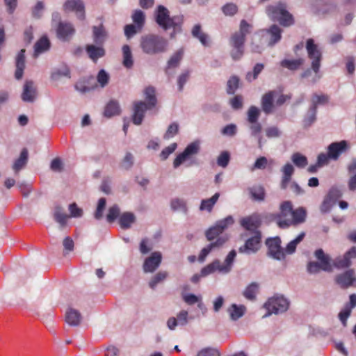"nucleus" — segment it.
<instances>
[{
  "label": "nucleus",
  "mask_w": 356,
  "mask_h": 356,
  "mask_svg": "<svg viewBox=\"0 0 356 356\" xmlns=\"http://www.w3.org/2000/svg\"><path fill=\"white\" fill-rule=\"evenodd\" d=\"M315 257L318 261H309L307 265V272L310 274L318 273L321 270L332 272L333 267L338 269L348 268L352 265L351 259L356 258V246H353L343 256H339L331 263V258L325 254L322 249L314 252Z\"/></svg>",
  "instance_id": "obj_1"
},
{
  "label": "nucleus",
  "mask_w": 356,
  "mask_h": 356,
  "mask_svg": "<svg viewBox=\"0 0 356 356\" xmlns=\"http://www.w3.org/2000/svg\"><path fill=\"white\" fill-rule=\"evenodd\" d=\"M234 222V220L233 217L232 216H228L224 219L217 221L215 225L206 231L205 236L208 241H212L214 239L216 240L210 243L207 247L204 248L201 250L199 254V260L200 261H204L207 256L213 249L222 247L228 241V236L227 234L222 235V234L229 226L232 225Z\"/></svg>",
  "instance_id": "obj_2"
},
{
  "label": "nucleus",
  "mask_w": 356,
  "mask_h": 356,
  "mask_svg": "<svg viewBox=\"0 0 356 356\" xmlns=\"http://www.w3.org/2000/svg\"><path fill=\"white\" fill-rule=\"evenodd\" d=\"M251 29L252 25L242 19L239 30L231 35L229 41L232 48L230 56L234 60H240L243 57L246 35L251 32Z\"/></svg>",
  "instance_id": "obj_3"
},
{
  "label": "nucleus",
  "mask_w": 356,
  "mask_h": 356,
  "mask_svg": "<svg viewBox=\"0 0 356 356\" xmlns=\"http://www.w3.org/2000/svg\"><path fill=\"white\" fill-rule=\"evenodd\" d=\"M168 45V40L158 35L149 34L140 38V47L148 55L162 54L167 50Z\"/></svg>",
  "instance_id": "obj_4"
},
{
  "label": "nucleus",
  "mask_w": 356,
  "mask_h": 356,
  "mask_svg": "<svg viewBox=\"0 0 356 356\" xmlns=\"http://www.w3.org/2000/svg\"><path fill=\"white\" fill-rule=\"evenodd\" d=\"M268 16L275 22L284 27H289L294 24L293 15L286 10V5L284 3L279 2L274 6H268L266 8Z\"/></svg>",
  "instance_id": "obj_5"
},
{
  "label": "nucleus",
  "mask_w": 356,
  "mask_h": 356,
  "mask_svg": "<svg viewBox=\"0 0 356 356\" xmlns=\"http://www.w3.org/2000/svg\"><path fill=\"white\" fill-rule=\"evenodd\" d=\"M155 21L164 30L173 28L174 30L180 29L182 24V17H170L168 10L163 6L159 5L155 10Z\"/></svg>",
  "instance_id": "obj_6"
},
{
  "label": "nucleus",
  "mask_w": 356,
  "mask_h": 356,
  "mask_svg": "<svg viewBox=\"0 0 356 356\" xmlns=\"http://www.w3.org/2000/svg\"><path fill=\"white\" fill-rule=\"evenodd\" d=\"M200 150V143L198 141H194L188 144L184 150L179 154L173 161V167L175 168H178L182 163L186 161H188L187 166L196 165L198 164V161L196 159H193V156L197 155Z\"/></svg>",
  "instance_id": "obj_7"
},
{
  "label": "nucleus",
  "mask_w": 356,
  "mask_h": 356,
  "mask_svg": "<svg viewBox=\"0 0 356 356\" xmlns=\"http://www.w3.org/2000/svg\"><path fill=\"white\" fill-rule=\"evenodd\" d=\"M305 47L308 58L312 60L311 69L315 74H318L321 67L322 53L312 38H309L306 41Z\"/></svg>",
  "instance_id": "obj_8"
},
{
  "label": "nucleus",
  "mask_w": 356,
  "mask_h": 356,
  "mask_svg": "<svg viewBox=\"0 0 356 356\" xmlns=\"http://www.w3.org/2000/svg\"><path fill=\"white\" fill-rule=\"evenodd\" d=\"M280 212L275 216L279 227L284 229L291 225L293 220V206L290 201L283 202L280 207Z\"/></svg>",
  "instance_id": "obj_9"
},
{
  "label": "nucleus",
  "mask_w": 356,
  "mask_h": 356,
  "mask_svg": "<svg viewBox=\"0 0 356 356\" xmlns=\"http://www.w3.org/2000/svg\"><path fill=\"white\" fill-rule=\"evenodd\" d=\"M289 305L288 300L283 296H273L269 298L264 304V307L268 311V314L266 316L282 313L287 310Z\"/></svg>",
  "instance_id": "obj_10"
},
{
  "label": "nucleus",
  "mask_w": 356,
  "mask_h": 356,
  "mask_svg": "<svg viewBox=\"0 0 356 356\" xmlns=\"http://www.w3.org/2000/svg\"><path fill=\"white\" fill-rule=\"evenodd\" d=\"M335 283L341 289L356 288V274L353 268L337 274L334 277Z\"/></svg>",
  "instance_id": "obj_11"
},
{
  "label": "nucleus",
  "mask_w": 356,
  "mask_h": 356,
  "mask_svg": "<svg viewBox=\"0 0 356 356\" xmlns=\"http://www.w3.org/2000/svg\"><path fill=\"white\" fill-rule=\"evenodd\" d=\"M261 242V232H256L253 236L248 238L245 244L240 247L238 251L240 253L252 254L257 252L260 247Z\"/></svg>",
  "instance_id": "obj_12"
},
{
  "label": "nucleus",
  "mask_w": 356,
  "mask_h": 356,
  "mask_svg": "<svg viewBox=\"0 0 356 356\" xmlns=\"http://www.w3.org/2000/svg\"><path fill=\"white\" fill-rule=\"evenodd\" d=\"M268 248V254L272 258L281 260L285 257V254L281 247V240L279 237L268 238L266 241Z\"/></svg>",
  "instance_id": "obj_13"
},
{
  "label": "nucleus",
  "mask_w": 356,
  "mask_h": 356,
  "mask_svg": "<svg viewBox=\"0 0 356 356\" xmlns=\"http://www.w3.org/2000/svg\"><path fill=\"white\" fill-rule=\"evenodd\" d=\"M153 107H150L145 102L138 101L134 102L132 121L136 125H140L144 118L145 113L147 110H151Z\"/></svg>",
  "instance_id": "obj_14"
},
{
  "label": "nucleus",
  "mask_w": 356,
  "mask_h": 356,
  "mask_svg": "<svg viewBox=\"0 0 356 356\" xmlns=\"http://www.w3.org/2000/svg\"><path fill=\"white\" fill-rule=\"evenodd\" d=\"M277 96L276 90H270L262 95L261 99V107L262 111L266 115L271 114L274 112L275 104L274 99Z\"/></svg>",
  "instance_id": "obj_15"
},
{
  "label": "nucleus",
  "mask_w": 356,
  "mask_h": 356,
  "mask_svg": "<svg viewBox=\"0 0 356 356\" xmlns=\"http://www.w3.org/2000/svg\"><path fill=\"white\" fill-rule=\"evenodd\" d=\"M240 225L245 230L255 234L256 232H260L259 228L261 225V219L259 215L252 214L241 218Z\"/></svg>",
  "instance_id": "obj_16"
},
{
  "label": "nucleus",
  "mask_w": 356,
  "mask_h": 356,
  "mask_svg": "<svg viewBox=\"0 0 356 356\" xmlns=\"http://www.w3.org/2000/svg\"><path fill=\"white\" fill-rule=\"evenodd\" d=\"M63 10L74 12L81 20L85 19V6L81 0H67L63 4Z\"/></svg>",
  "instance_id": "obj_17"
},
{
  "label": "nucleus",
  "mask_w": 356,
  "mask_h": 356,
  "mask_svg": "<svg viewBox=\"0 0 356 356\" xmlns=\"http://www.w3.org/2000/svg\"><path fill=\"white\" fill-rule=\"evenodd\" d=\"M162 255L159 252H154L146 258L143 264V270L145 273H153L161 263Z\"/></svg>",
  "instance_id": "obj_18"
},
{
  "label": "nucleus",
  "mask_w": 356,
  "mask_h": 356,
  "mask_svg": "<svg viewBox=\"0 0 356 356\" xmlns=\"http://www.w3.org/2000/svg\"><path fill=\"white\" fill-rule=\"evenodd\" d=\"M74 33L73 25L68 22H59L56 29L57 37L63 41H68Z\"/></svg>",
  "instance_id": "obj_19"
},
{
  "label": "nucleus",
  "mask_w": 356,
  "mask_h": 356,
  "mask_svg": "<svg viewBox=\"0 0 356 356\" xmlns=\"http://www.w3.org/2000/svg\"><path fill=\"white\" fill-rule=\"evenodd\" d=\"M85 49L89 58L94 63H97L98 59L106 54V50L102 44H86Z\"/></svg>",
  "instance_id": "obj_20"
},
{
  "label": "nucleus",
  "mask_w": 356,
  "mask_h": 356,
  "mask_svg": "<svg viewBox=\"0 0 356 356\" xmlns=\"http://www.w3.org/2000/svg\"><path fill=\"white\" fill-rule=\"evenodd\" d=\"M348 149V143L346 140L334 142L331 143L327 147V152L330 159L337 160L339 156L345 152Z\"/></svg>",
  "instance_id": "obj_21"
},
{
  "label": "nucleus",
  "mask_w": 356,
  "mask_h": 356,
  "mask_svg": "<svg viewBox=\"0 0 356 356\" xmlns=\"http://www.w3.org/2000/svg\"><path fill=\"white\" fill-rule=\"evenodd\" d=\"M264 35V33L269 36L268 45L273 46L282 38V29L276 24L270 26L268 29L261 31Z\"/></svg>",
  "instance_id": "obj_22"
},
{
  "label": "nucleus",
  "mask_w": 356,
  "mask_h": 356,
  "mask_svg": "<svg viewBox=\"0 0 356 356\" xmlns=\"http://www.w3.org/2000/svg\"><path fill=\"white\" fill-rule=\"evenodd\" d=\"M36 88L31 80H27L24 85V89L22 94V99L26 102H33L36 97Z\"/></svg>",
  "instance_id": "obj_23"
},
{
  "label": "nucleus",
  "mask_w": 356,
  "mask_h": 356,
  "mask_svg": "<svg viewBox=\"0 0 356 356\" xmlns=\"http://www.w3.org/2000/svg\"><path fill=\"white\" fill-rule=\"evenodd\" d=\"M25 49H21L15 57V78L19 80L22 78L24 70L25 69Z\"/></svg>",
  "instance_id": "obj_24"
},
{
  "label": "nucleus",
  "mask_w": 356,
  "mask_h": 356,
  "mask_svg": "<svg viewBox=\"0 0 356 356\" xmlns=\"http://www.w3.org/2000/svg\"><path fill=\"white\" fill-rule=\"evenodd\" d=\"M107 32L103 24H100L97 26H94L92 27V39L93 42L96 44L104 45V43L107 38Z\"/></svg>",
  "instance_id": "obj_25"
},
{
  "label": "nucleus",
  "mask_w": 356,
  "mask_h": 356,
  "mask_svg": "<svg viewBox=\"0 0 356 356\" xmlns=\"http://www.w3.org/2000/svg\"><path fill=\"white\" fill-rule=\"evenodd\" d=\"M281 171L282 172V177L280 187L284 190L287 188L289 183L291 180V177L294 172V168L292 164L288 163L282 167Z\"/></svg>",
  "instance_id": "obj_26"
},
{
  "label": "nucleus",
  "mask_w": 356,
  "mask_h": 356,
  "mask_svg": "<svg viewBox=\"0 0 356 356\" xmlns=\"http://www.w3.org/2000/svg\"><path fill=\"white\" fill-rule=\"evenodd\" d=\"M81 321V313L74 309L69 308L65 313V321L71 326H77Z\"/></svg>",
  "instance_id": "obj_27"
},
{
  "label": "nucleus",
  "mask_w": 356,
  "mask_h": 356,
  "mask_svg": "<svg viewBox=\"0 0 356 356\" xmlns=\"http://www.w3.org/2000/svg\"><path fill=\"white\" fill-rule=\"evenodd\" d=\"M192 35L198 39L202 45L207 47L209 45V36L202 31L200 24H195L191 31Z\"/></svg>",
  "instance_id": "obj_28"
},
{
  "label": "nucleus",
  "mask_w": 356,
  "mask_h": 356,
  "mask_svg": "<svg viewBox=\"0 0 356 356\" xmlns=\"http://www.w3.org/2000/svg\"><path fill=\"white\" fill-rule=\"evenodd\" d=\"M136 216L131 212H124L119 217V224L122 229H129L135 222Z\"/></svg>",
  "instance_id": "obj_29"
},
{
  "label": "nucleus",
  "mask_w": 356,
  "mask_h": 356,
  "mask_svg": "<svg viewBox=\"0 0 356 356\" xmlns=\"http://www.w3.org/2000/svg\"><path fill=\"white\" fill-rule=\"evenodd\" d=\"M305 60L303 58L298 59H284L281 61L280 65L282 67L287 68L289 70L295 71L300 68Z\"/></svg>",
  "instance_id": "obj_30"
},
{
  "label": "nucleus",
  "mask_w": 356,
  "mask_h": 356,
  "mask_svg": "<svg viewBox=\"0 0 356 356\" xmlns=\"http://www.w3.org/2000/svg\"><path fill=\"white\" fill-rule=\"evenodd\" d=\"M28 155L27 149L24 148L20 153L19 157L15 161L13 165V169L16 173L26 165L28 161Z\"/></svg>",
  "instance_id": "obj_31"
},
{
  "label": "nucleus",
  "mask_w": 356,
  "mask_h": 356,
  "mask_svg": "<svg viewBox=\"0 0 356 356\" xmlns=\"http://www.w3.org/2000/svg\"><path fill=\"white\" fill-rule=\"evenodd\" d=\"M120 113V107L117 101L111 100L106 106L104 109V115L107 118L119 115Z\"/></svg>",
  "instance_id": "obj_32"
},
{
  "label": "nucleus",
  "mask_w": 356,
  "mask_h": 356,
  "mask_svg": "<svg viewBox=\"0 0 356 356\" xmlns=\"http://www.w3.org/2000/svg\"><path fill=\"white\" fill-rule=\"evenodd\" d=\"M123 60L122 64L127 68H131L134 65V60L130 47L124 44L122 48Z\"/></svg>",
  "instance_id": "obj_33"
},
{
  "label": "nucleus",
  "mask_w": 356,
  "mask_h": 356,
  "mask_svg": "<svg viewBox=\"0 0 356 356\" xmlns=\"http://www.w3.org/2000/svg\"><path fill=\"white\" fill-rule=\"evenodd\" d=\"M219 197L220 193H216L211 198L202 200L200 206V209L201 211H207L211 212Z\"/></svg>",
  "instance_id": "obj_34"
},
{
  "label": "nucleus",
  "mask_w": 356,
  "mask_h": 356,
  "mask_svg": "<svg viewBox=\"0 0 356 356\" xmlns=\"http://www.w3.org/2000/svg\"><path fill=\"white\" fill-rule=\"evenodd\" d=\"M259 284L257 282L250 283L243 291L244 297L250 300H254L256 298L257 293L259 291Z\"/></svg>",
  "instance_id": "obj_35"
},
{
  "label": "nucleus",
  "mask_w": 356,
  "mask_h": 356,
  "mask_svg": "<svg viewBox=\"0 0 356 356\" xmlns=\"http://www.w3.org/2000/svg\"><path fill=\"white\" fill-rule=\"evenodd\" d=\"M251 198L256 201H263L265 198V191L261 186H254L248 188Z\"/></svg>",
  "instance_id": "obj_36"
},
{
  "label": "nucleus",
  "mask_w": 356,
  "mask_h": 356,
  "mask_svg": "<svg viewBox=\"0 0 356 356\" xmlns=\"http://www.w3.org/2000/svg\"><path fill=\"white\" fill-rule=\"evenodd\" d=\"M70 216L67 215L60 207H56L54 213V220L59 223L61 227L67 224V220Z\"/></svg>",
  "instance_id": "obj_37"
},
{
  "label": "nucleus",
  "mask_w": 356,
  "mask_h": 356,
  "mask_svg": "<svg viewBox=\"0 0 356 356\" xmlns=\"http://www.w3.org/2000/svg\"><path fill=\"white\" fill-rule=\"evenodd\" d=\"M50 47V42L49 39L46 36L42 37L34 46L35 54H41L47 50H48Z\"/></svg>",
  "instance_id": "obj_38"
},
{
  "label": "nucleus",
  "mask_w": 356,
  "mask_h": 356,
  "mask_svg": "<svg viewBox=\"0 0 356 356\" xmlns=\"http://www.w3.org/2000/svg\"><path fill=\"white\" fill-rule=\"evenodd\" d=\"M292 218L293 220L291 221V225L303 222L306 218L305 209L302 207H299L296 210L293 209Z\"/></svg>",
  "instance_id": "obj_39"
},
{
  "label": "nucleus",
  "mask_w": 356,
  "mask_h": 356,
  "mask_svg": "<svg viewBox=\"0 0 356 356\" xmlns=\"http://www.w3.org/2000/svg\"><path fill=\"white\" fill-rule=\"evenodd\" d=\"M245 309V308L243 305L238 306L236 304H232L228 309L231 319L236 321L241 318L244 314Z\"/></svg>",
  "instance_id": "obj_40"
},
{
  "label": "nucleus",
  "mask_w": 356,
  "mask_h": 356,
  "mask_svg": "<svg viewBox=\"0 0 356 356\" xmlns=\"http://www.w3.org/2000/svg\"><path fill=\"white\" fill-rule=\"evenodd\" d=\"M236 255V252L234 250H232V251L229 252V253L228 254L225 260V264H221V268H220V272L228 273L231 270Z\"/></svg>",
  "instance_id": "obj_41"
},
{
  "label": "nucleus",
  "mask_w": 356,
  "mask_h": 356,
  "mask_svg": "<svg viewBox=\"0 0 356 356\" xmlns=\"http://www.w3.org/2000/svg\"><path fill=\"white\" fill-rule=\"evenodd\" d=\"M132 20L138 29H142L145 22V15L140 10H136L131 16Z\"/></svg>",
  "instance_id": "obj_42"
},
{
  "label": "nucleus",
  "mask_w": 356,
  "mask_h": 356,
  "mask_svg": "<svg viewBox=\"0 0 356 356\" xmlns=\"http://www.w3.org/2000/svg\"><path fill=\"white\" fill-rule=\"evenodd\" d=\"M221 264L218 260L214 261L211 264H208L201 270V275L205 277L216 270L220 271Z\"/></svg>",
  "instance_id": "obj_43"
},
{
  "label": "nucleus",
  "mask_w": 356,
  "mask_h": 356,
  "mask_svg": "<svg viewBox=\"0 0 356 356\" xmlns=\"http://www.w3.org/2000/svg\"><path fill=\"white\" fill-rule=\"evenodd\" d=\"M144 93L145 99L147 101V103L146 104L149 105L150 107L154 108L157 103V99L155 95V89L152 86H149L145 88Z\"/></svg>",
  "instance_id": "obj_44"
},
{
  "label": "nucleus",
  "mask_w": 356,
  "mask_h": 356,
  "mask_svg": "<svg viewBox=\"0 0 356 356\" xmlns=\"http://www.w3.org/2000/svg\"><path fill=\"white\" fill-rule=\"evenodd\" d=\"M260 116V111L255 106H251L247 112V120L248 122H258Z\"/></svg>",
  "instance_id": "obj_45"
},
{
  "label": "nucleus",
  "mask_w": 356,
  "mask_h": 356,
  "mask_svg": "<svg viewBox=\"0 0 356 356\" xmlns=\"http://www.w3.org/2000/svg\"><path fill=\"white\" fill-rule=\"evenodd\" d=\"M305 235V233L302 232L295 239L290 241L285 249L286 252L289 254H293L296 251L297 245L302 241Z\"/></svg>",
  "instance_id": "obj_46"
},
{
  "label": "nucleus",
  "mask_w": 356,
  "mask_h": 356,
  "mask_svg": "<svg viewBox=\"0 0 356 356\" xmlns=\"http://www.w3.org/2000/svg\"><path fill=\"white\" fill-rule=\"evenodd\" d=\"M184 55V50L182 49L177 51L168 61V67H177L180 60H181Z\"/></svg>",
  "instance_id": "obj_47"
},
{
  "label": "nucleus",
  "mask_w": 356,
  "mask_h": 356,
  "mask_svg": "<svg viewBox=\"0 0 356 356\" xmlns=\"http://www.w3.org/2000/svg\"><path fill=\"white\" fill-rule=\"evenodd\" d=\"M51 76L54 80H58L61 76H66L70 78V70L67 66L63 65L60 68L56 69L54 72H52Z\"/></svg>",
  "instance_id": "obj_48"
},
{
  "label": "nucleus",
  "mask_w": 356,
  "mask_h": 356,
  "mask_svg": "<svg viewBox=\"0 0 356 356\" xmlns=\"http://www.w3.org/2000/svg\"><path fill=\"white\" fill-rule=\"evenodd\" d=\"M239 79L236 76H232L227 83V92L229 95L234 94L238 88Z\"/></svg>",
  "instance_id": "obj_49"
},
{
  "label": "nucleus",
  "mask_w": 356,
  "mask_h": 356,
  "mask_svg": "<svg viewBox=\"0 0 356 356\" xmlns=\"http://www.w3.org/2000/svg\"><path fill=\"white\" fill-rule=\"evenodd\" d=\"M95 86H90L89 84V81L82 80L78 81L75 84V88L76 90L79 91L81 93H86L88 92L93 89H95Z\"/></svg>",
  "instance_id": "obj_50"
},
{
  "label": "nucleus",
  "mask_w": 356,
  "mask_h": 356,
  "mask_svg": "<svg viewBox=\"0 0 356 356\" xmlns=\"http://www.w3.org/2000/svg\"><path fill=\"white\" fill-rule=\"evenodd\" d=\"M120 213V210L117 204H114L113 206L111 207L106 215L107 222L110 223L114 222L117 219V218L119 217Z\"/></svg>",
  "instance_id": "obj_51"
},
{
  "label": "nucleus",
  "mask_w": 356,
  "mask_h": 356,
  "mask_svg": "<svg viewBox=\"0 0 356 356\" xmlns=\"http://www.w3.org/2000/svg\"><path fill=\"white\" fill-rule=\"evenodd\" d=\"M329 101V97L326 95H314L312 97V108H315L317 110V106L319 104H325Z\"/></svg>",
  "instance_id": "obj_52"
},
{
  "label": "nucleus",
  "mask_w": 356,
  "mask_h": 356,
  "mask_svg": "<svg viewBox=\"0 0 356 356\" xmlns=\"http://www.w3.org/2000/svg\"><path fill=\"white\" fill-rule=\"evenodd\" d=\"M293 163L298 168H305L307 165V157L300 153H294L291 157Z\"/></svg>",
  "instance_id": "obj_53"
},
{
  "label": "nucleus",
  "mask_w": 356,
  "mask_h": 356,
  "mask_svg": "<svg viewBox=\"0 0 356 356\" xmlns=\"http://www.w3.org/2000/svg\"><path fill=\"white\" fill-rule=\"evenodd\" d=\"M316 112L315 108L310 107L307 115L305 116L303 122L305 127H309L312 123H314L316 119Z\"/></svg>",
  "instance_id": "obj_54"
},
{
  "label": "nucleus",
  "mask_w": 356,
  "mask_h": 356,
  "mask_svg": "<svg viewBox=\"0 0 356 356\" xmlns=\"http://www.w3.org/2000/svg\"><path fill=\"white\" fill-rule=\"evenodd\" d=\"M168 276L167 272L160 271L156 273L149 282V287L154 289L158 283L164 280Z\"/></svg>",
  "instance_id": "obj_55"
},
{
  "label": "nucleus",
  "mask_w": 356,
  "mask_h": 356,
  "mask_svg": "<svg viewBox=\"0 0 356 356\" xmlns=\"http://www.w3.org/2000/svg\"><path fill=\"white\" fill-rule=\"evenodd\" d=\"M106 204V200L104 197H102L99 200L97 209L94 214L95 219L99 220L103 217V212L105 209Z\"/></svg>",
  "instance_id": "obj_56"
},
{
  "label": "nucleus",
  "mask_w": 356,
  "mask_h": 356,
  "mask_svg": "<svg viewBox=\"0 0 356 356\" xmlns=\"http://www.w3.org/2000/svg\"><path fill=\"white\" fill-rule=\"evenodd\" d=\"M342 196L341 190L337 187H332L326 197L331 200L334 204Z\"/></svg>",
  "instance_id": "obj_57"
},
{
  "label": "nucleus",
  "mask_w": 356,
  "mask_h": 356,
  "mask_svg": "<svg viewBox=\"0 0 356 356\" xmlns=\"http://www.w3.org/2000/svg\"><path fill=\"white\" fill-rule=\"evenodd\" d=\"M179 131V125L176 122H173L170 124L164 134V139L168 140L172 137H174L176 134H178Z\"/></svg>",
  "instance_id": "obj_58"
},
{
  "label": "nucleus",
  "mask_w": 356,
  "mask_h": 356,
  "mask_svg": "<svg viewBox=\"0 0 356 356\" xmlns=\"http://www.w3.org/2000/svg\"><path fill=\"white\" fill-rule=\"evenodd\" d=\"M264 66L261 63H257L254 65L253 69V72H248L246 76V79L251 81L252 80H254L258 77V75L263 70Z\"/></svg>",
  "instance_id": "obj_59"
},
{
  "label": "nucleus",
  "mask_w": 356,
  "mask_h": 356,
  "mask_svg": "<svg viewBox=\"0 0 356 356\" xmlns=\"http://www.w3.org/2000/svg\"><path fill=\"white\" fill-rule=\"evenodd\" d=\"M171 208L174 211H186V204L183 200L175 199L171 201Z\"/></svg>",
  "instance_id": "obj_60"
},
{
  "label": "nucleus",
  "mask_w": 356,
  "mask_h": 356,
  "mask_svg": "<svg viewBox=\"0 0 356 356\" xmlns=\"http://www.w3.org/2000/svg\"><path fill=\"white\" fill-rule=\"evenodd\" d=\"M177 143H173L170 144L169 146L164 148L160 154L161 159L163 160V161L167 159L168 157L169 156V155L175 151V149H177Z\"/></svg>",
  "instance_id": "obj_61"
},
{
  "label": "nucleus",
  "mask_w": 356,
  "mask_h": 356,
  "mask_svg": "<svg viewBox=\"0 0 356 356\" xmlns=\"http://www.w3.org/2000/svg\"><path fill=\"white\" fill-rule=\"evenodd\" d=\"M97 79L100 86L104 88L108 83L109 76L104 70H101L97 74Z\"/></svg>",
  "instance_id": "obj_62"
},
{
  "label": "nucleus",
  "mask_w": 356,
  "mask_h": 356,
  "mask_svg": "<svg viewBox=\"0 0 356 356\" xmlns=\"http://www.w3.org/2000/svg\"><path fill=\"white\" fill-rule=\"evenodd\" d=\"M229 154L227 152H222L218 156L217 163L222 168L227 167L229 161Z\"/></svg>",
  "instance_id": "obj_63"
},
{
  "label": "nucleus",
  "mask_w": 356,
  "mask_h": 356,
  "mask_svg": "<svg viewBox=\"0 0 356 356\" xmlns=\"http://www.w3.org/2000/svg\"><path fill=\"white\" fill-rule=\"evenodd\" d=\"M197 356H220V352L214 348H207L201 350Z\"/></svg>",
  "instance_id": "obj_64"
}]
</instances>
